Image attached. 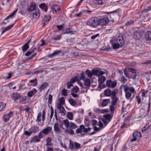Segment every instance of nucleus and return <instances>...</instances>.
<instances>
[{
  "label": "nucleus",
  "mask_w": 151,
  "mask_h": 151,
  "mask_svg": "<svg viewBox=\"0 0 151 151\" xmlns=\"http://www.w3.org/2000/svg\"><path fill=\"white\" fill-rule=\"evenodd\" d=\"M110 42L112 44L113 49H116L124 45L125 41L122 36H118L116 39L110 40Z\"/></svg>",
  "instance_id": "obj_1"
},
{
  "label": "nucleus",
  "mask_w": 151,
  "mask_h": 151,
  "mask_svg": "<svg viewBox=\"0 0 151 151\" xmlns=\"http://www.w3.org/2000/svg\"><path fill=\"white\" fill-rule=\"evenodd\" d=\"M99 19L97 17H93L87 21L86 24L92 28H96L99 25Z\"/></svg>",
  "instance_id": "obj_2"
},
{
  "label": "nucleus",
  "mask_w": 151,
  "mask_h": 151,
  "mask_svg": "<svg viewBox=\"0 0 151 151\" xmlns=\"http://www.w3.org/2000/svg\"><path fill=\"white\" fill-rule=\"evenodd\" d=\"M124 91L125 93V97L127 99H129L132 95V93H134L135 91V89L133 87L129 88L126 87L124 88Z\"/></svg>",
  "instance_id": "obj_3"
},
{
  "label": "nucleus",
  "mask_w": 151,
  "mask_h": 151,
  "mask_svg": "<svg viewBox=\"0 0 151 151\" xmlns=\"http://www.w3.org/2000/svg\"><path fill=\"white\" fill-rule=\"evenodd\" d=\"M109 22L110 20L107 17L100 19H99V25L106 26Z\"/></svg>",
  "instance_id": "obj_4"
},
{
  "label": "nucleus",
  "mask_w": 151,
  "mask_h": 151,
  "mask_svg": "<svg viewBox=\"0 0 151 151\" xmlns=\"http://www.w3.org/2000/svg\"><path fill=\"white\" fill-rule=\"evenodd\" d=\"M132 136L133 137V138L130 139V141L131 142H133L136 141L137 140V138H139L141 137L142 135L140 132L137 131L133 133Z\"/></svg>",
  "instance_id": "obj_5"
},
{
  "label": "nucleus",
  "mask_w": 151,
  "mask_h": 151,
  "mask_svg": "<svg viewBox=\"0 0 151 151\" xmlns=\"http://www.w3.org/2000/svg\"><path fill=\"white\" fill-rule=\"evenodd\" d=\"M32 37H31V38L30 40H29L27 42L24 44L22 47L21 48L22 49L23 51H26L29 48V44L31 42H32L34 43H35L34 40H33L32 41Z\"/></svg>",
  "instance_id": "obj_6"
},
{
  "label": "nucleus",
  "mask_w": 151,
  "mask_h": 151,
  "mask_svg": "<svg viewBox=\"0 0 151 151\" xmlns=\"http://www.w3.org/2000/svg\"><path fill=\"white\" fill-rule=\"evenodd\" d=\"M13 112L10 111L9 113L4 114L3 116V120L5 122H6L9 120L13 116Z\"/></svg>",
  "instance_id": "obj_7"
},
{
  "label": "nucleus",
  "mask_w": 151,
  "mask_h": 151,
  "mask_svg": "<svg viewBox=\"0 0 151 151\" xmlns=\"http://www.w3.org/2000/svg\"><path fill=\"white\" fill-rule=\"evenodd\" d=\"M21 97L22 96L20 94L17 92L13 93L11 95L12 99L14 101L19 100Z\"/></svg>",
  "instance_id": "obj_8"
},
{
  "label": "nucleus",
  "mask_w": 151,
  "mask_h": 151,
  "mask_svg": "<svg viewBox=\"0 0 151 151\" xmlns=\"http://www.w3.org/2000/svg\"><path fill=\"white\" fill-rule=\"evenodd\" d=\"M49 84L48 83L44 82L40 85H39L37 87L40 92H41L42 91L45 89L48 86Z\"/></svg>",
  "instance_id": "obj_9"
},
{
  "label": "nucleus",
  "mask_w": 151,
  "mask_h": 151,
  "mask_svg": "<svg viewBox=\"0 0 151 151\" xmlns=\"http://www.w3.org/2000/svg\"><path fill=\"white\" fill-rule=\"evenodd\" d=\"M150 104L151 103L150 101L148 104H146L144 106H142V107L141 108L140 111H142L143 112H145V109L147 107V113L148 114L150 112Z\"/></svg>",
  "instance_id": "obj_10"
},
{
  "label": "nucleus",
  "mask_w": 151,
  "mask_h": 151,
  "mask_svg": "<svg viewBox=\"0 0 151 151\" xmlns=\"http://www.w3.org/2000/svg\"><path fill=\"white\" fill-rule=\"evenodd\" d=\"M36 4L35 3H32L30 6L27 7V11L29 12H30L33 11H34L36 9Z\"/></svg>",
  "instance_id": "obj_11"
},
{
  "label": "nucleus",
  "mask_w": 151,
  "mask_h": 151,
  "mask_svg": "<svg viewBox=\"0 0 151 151\" xmlns=\"http://www.w3.org/2000/svg\"><path fill=\"white\" fill-rule=\"evenodd\" d=\"M18 10V9H17L12 13L10 14L4 20V21H6V23L9 22V20H8V19L10 18H12L14 17L15 16L16 12H17Z\"/></svg>",
  "instance_id": "obj_12"
},
{
  "label": "nucleus",
  "mask_w": 151,
  "mask_h": 151,
  "mask_svg": "<svg viewBox=\"0 0 151 151\" xmlns=\"http://www.w3.org/2000/svg\"><path fill=\"white\" fill-rule=\"evenodd\" d=\"M37 92V91L35 88H33L32 90L28 92L27 95L30 98L36 93Z\"/></svg>",
  "instance_id": "obj_13"
},
{
  "label": "nucleus",
  "mask_w": 151,
  "mask_h": 151,
  "mask_svg": "<svg viewBox=\"0 0 151 151\" xmlns=\"http://www.w3.org/2000/svg\"><path fill=\"white\" fill-rule=\"evenodd\" d=\"M112 91L109 88L105 90L104 92V94L106 96H112Z\"/></svg>",
  "instance_id": "obj_14"
},
{
  "label": "nucleus",
  "mask_w": 151,
  "mask_h": 151,
  "mask_svg": "<svg viewBox=\"0 0 151 151\" xmlns=\"http://www.w3.org/2000/svg\"><path fill=\"white\" fill-rule=\"evenodd\" d=\"M30 141V143L32 142H37L40 141V140L37 137V135H35L33 137L31 138Z\"/></svg>",
  "instance_id": "obj_15"
},
{
  "label": "nucleus",
  "mask_w": 151,
  "mask_h": 151,
  "mask_svg": "<svg viewBox=\"0 0 151 151\" xmlns=\"http://www.w3.org/2000/svg\"><path fill=\"white\" fill-rule=\"evenodd\" d=\"M62 52L61 51L59 50L54 52L53 53L50 54L49 56L50 58H52L58 55H59L60 56L61 55H62Z\"/></svg>",
  "instance_id": "obj_16"
},
{
  "label": "nucleus",
  "mask_w": 151,
  "mask_h": 151,
  "mask_svg": "<svg viewBox=\"0 0 151 151\" xmlns=\"http://www.w3.org/2000/svg\"><path fill=\"white\" fill-rule=\"evenodd\" d=\"M30 129L32 133H35L39 131V127L37 126L34 125L30 128Z\"/></svg>",
  "instance_id": "obj_17"
},
{
  "label": "nucleus",
  "mask_w": 151,
  "mask_h": 151,
  "mask_svg": "<svg viewBox=\"0 0 151 151\" xmlns=\"http://www.w3.org/2000/svg\"><path fill=\"white\" fill-rule=\"evenodd\" d=\"M40 7L43 10L46 12L47 11L48 8L47 5L45 3H42L39 5Z\"/></svg>",
  "instance_id": "obj_18"
},
{
  "label": "nucleus",
  "mask_w": 151,
  "mask_h": 151,
  "mask_svg": "<svg viewBox=\"0 0 151 151\" xmlns=\"http://www.w3.org/2000/svg\"><path fill=\"white\" fill-rule=\"evenodd\" d=\"M52 127H51L48 126L46 128L43 129L42 131L45 134L47 135L49 132L52 130Z\"/></svg>",
  "instance_id": "obj_19"
},
{
  "label": "nucleus",
  "mask_w": 151,
  "mask_h": 151,
  "mask_svg": "<svg viewBox=\"0 0 151 151\" xmlns=\"http://www.w3.org/2000/svg\"><path fill=\"white\" fill-rule=\"evenodd\" d=\"M103 116L105 119L108 121L109 122L111 121L112 117V116L111 114H106L104 115Z\"/></svg>",
  "instance_id": "obj_20"
},
{
  "label": "nucleus",
  "mask_w": 151,
  "mask_h": 151,
  "mask_svg": "<svg viewBox=\"0 0 151 151\" xmlns=\"http://www.w3.org/2000/svg\"><path fill=\"white\" fill-rule=\"evenodd\" d=\"M110 100L108 99H106L102 101L101 105L102 107L106 106L109 103H110Z\"/></svg>",
  "instance_id": "obj_21"
},
{
  "label": "nucleus",
  "mask_w": 151,
  "mask_h": 151,
  "mask_svg": "<svg viewBox=\"0 0 151 151\" xmlns=\"http://www.w3.org/2000/svg\"><path fill=\"white\" fill-rule=\"evenodd\" d=\"M145 37L147 40H151V32L147 31L145 33Z\"/></svg>",
  "instance_id": "obj_22"
},
{
  "label": "nucleus",
  "mask_w": 151,
  "mask_h": 151,
  "mask_svg": "<svg viewBox=\"0 0 151 151\" xmlns=\"http://www.w3.org/2000/svg\"><path fill=\"white\" fill-rule=\"evenodd\" d=\"M52 10L55 12L59 11L60 10L59 6L58 5H54L52 6L51 7Z\"/></svg>",
  "instance_id": "obj_23"
},
{
  "label": "nucleus",
  "mask_w": 151,
  "mask_h": 151,
  "mask_svg": "<svg viewBox=\"0 0 151 151\" xmlns=\"http://www.w3.org/2000/svg\"><path fill=\"white\" fill-rule=\"evenodd\" d=\"M62 37L61 35H55L51 37L52 40H60Z\"/></svg>",
  "instance_id": "obj_24"
},
{
  "label": "nucleus",
  "mask_w": 151,
  "mask_h": 151,
  "mask_svg": "<svg viewBox=\"0 0 151 151\" xmlns=\"http://www.w3.org/2000/svg\"><path fill=\"white\" fill-rule=\"evenodd\" d=\"M75 31L72 30V29H70V28H67L63 32L64 34H68L71 33L72 34H73Z\"/></svg>",
  "instance_id": "obj_25"
},
{
  "label": "nucleus",
  "mask_w": 151,
  "mask_h": 151,
  "mask_svg": "<svg viewBox=\"0 0 151 151\" xmlns=\"http://www.w3.org/2000/svg\"><path fill=\"white\" fill-rule=\"evenodd\" d=\"M29 83H32L31 85L34 86H36L37 84V80L36 78L31 80L29 81Z\"/></svg>",
  "instance_id": "obj_26"
},
{
  "label": "nucleus",
  "mask_w": 151,
  "mask_h": 151,
  "mask_svg": "<svg viewBox=\"0 0 151 151\" xmlns=\"http://www.w3.org/2000/svg\"><path fill=\"white\" fill-rule=\"evenodd\" d=\"M111 96L112 99V101H118V99L116 97V93L115 91H112V96Z\"/></svg>",
  "instance_id": "obj_27"
},
{
  "label": "nucleus",
  "mask_w": 151,
  "mask_h": 151,
  "mask_svg": "<svg viewBox=\"0 0 151 151\" xmlns=\"http://www.w3.org/2000/svg\"><path fill=\"white\" fill-rule=\"evenodd\" d=\"M85 85L87 86H89L91 85V80L90 79L86 78L83 80Z\"/></svg>",
  "instance_id": "obj_28"
},
{
  "label": "nucleus",
  "mask_w": 151,
  "mask_h": 151,
  "mask_svg": "<svg viewBox=\"0 0 151 151\" xmlns=\"http://www.w3.org/2000/svg\"><path fill=\"white\" fill-rule=\"evenodd\" d=\"M36 48H34L31 50H29L27 51V52L25 54V55L26 56H28L30 55L33 52H34Z\"/></svg>",
  "instance_id": "obj_29"
},
{
  "label": "nucleus",
  "mask_w": 151,
  "mask_h": 151,
  "mask_svg": "<svg viewBox=\"0 0 151 151\" xmlns=\"http://www.w3.org/2000/svg\"><path fill=\"white\" fill-rule=\"evenodd\" d=\"M54 128V131L57 132H59L60 131V129L59 127V125L58 123H55V124Z\"/></svg>",
  "instance_id": "obj_30"
},
{
  "label": "nucleus",
  "mask_w": 151,
  "mask_h": 151,
  "mask_svg": "<svg viewBox=\"0 0 151 151\" xmlns=\"http://www.w3.org/2000/svg\"><path fill=\"white\" fill-rule=\"evenodd\" d=\"M83 125H81L79 126V127H78L76 130V132L77 134L81 133L83 132Z\"/></svg>",
  "instance_id": "obj_31"
},
{
  "label": "nucleus",
  "mask_w": 151,
  "mask_h": 151,
  "mask_svg": "<svg viewBox=\"0 0 151 151\" xmlns=\"http://www.w3.org/2000/svg\"><path fill=\"white\" fill-rule=\"evenodd\" d=\"M68 101L70 104L73 106H75L76 104V102L75 100L73 99H69Z\"/></svg>",
  "instance_id": "obj_32"
},
{
  "label": "nucleus",
  "mask_w": 151,
  "mask_h": 151,
  "mask_svg": "<svg viewBox=\"0 0 151 151\" xmlns=\"http://www.w3.org/2000/svg\"><path fill=\"white\" fill-rule=\"evenodd\" d=\"M106 78L104 76H102L101 77H99L98 79V82L99 83H102L106 80Z\"/></svg>",
  "instance_id": "obj_33"
},
{
  "label": "nucleus",
  "mask_w": 151,
  "mask_h": 151,
  "mask_svg": "<svg viewBox=\"0 0 151 151\" xmlns=\"http://www.w3.org/2000/svg\"><path fill=\"white\" fill-rule=\"evenodd\" d=\"M92 73V72H91V71L88 69H87L86 70L85 73L88 77H92L93 76Z\"/></svg>",
  "instance_id": "obj_34"
},
{
  "label": "nucleus",
  "mask_w": 151,
  "mask_h": 151,
  "mask_svg": "<svg viewBox=\"0 0 151 151\" xmlns=\"http://www.w3.org/2000/svg\"><path fill=\"white\" fill-rule=\"evenodd\" d=\"M83 132L84 133H87L91 131V127H88L87 128H86L85 127L84 125H83Z\"/></svg>",
  "instance_id": "obj_35"
},
{
  "label": "nucleus",
  "mask_w": 151,
  "mask_h": 151,
  "mask_svg": "<svg viewBox=\"0 0 151 151\" xmlns=\"http://www.w3.org/2000/svg\"><path fill=\"white\" fill-rule=\"evenodd\" d=\"M85 126L88 127L90 126L91 122L88 118H86L84 121Z\"/></svg>",
  "instance_id": "obj_36"
},
{
  "label": "nucleus",
  "mask_w": 151,
  "mask_h": 151,
  "mask_svg": "<svg viewBox=\"0 0 151 151\" xmlns=\"http://www.w3.org/2000/svg\"><path fill=\"white\" fill-rule=\"evenodd\" d=\"M63 124H64L67 128H68L70 126V122L69 120L66 119L63 120Z\"/></svg>",
  "instance_id": "obj_37"
},
{
  "label": "nucleus",
  "mask_w": 151,
  "mask_h": 151,
  "mask_svg": "<svg viewBox=\"0 0 151 151\" xmlns=\"http://www.w3.org/2000/svg\"><path fill=\"white\" fill-rule=\"evenodd\" d=\"M13 24H12L10 25V26H8V27L4 28L3 30H2V34L3 33L6 31H8L9 29H11L13 27Z\"/></svg>",
  "instance_id": "obj_38"
},
{
  "label": "nucleus",
  "mask_w": 151,
  "mask_h": 151,
  "mask_svg": "<svg viewBox=\"0 0 151 151\" xmlns=\"http://www.w3.org/2000/svg\"><path fill=\"white\" fill-rule=\"evenodd\" d=\"M6 106V104L3 102H0V111H3Z\"/></svg>",
  "instance_id": "obj_39"
},
{
  "label": "nucleus",
  "mask_w": 151,
  "mask_h": 151,
  "mask_svg": "<svg viewBox=\"0 0 151 151\" xmlns=\"http://www.w3.org/2000/svg\"><path fill=\"white\" fill-rule=\"evenodd\" d=\"M27 96H25L22 98L21 100L20 101V103L22 104H24L27 103Z\"/></svg>",
  "instance_id": "obj_40"
},
{
  "label": "nucleus",
  "mask_w": 151,
  "mask_h": 151,
  "mask_svg": "<svg viewBox=\"0 0 151 151\" xmlns=\"http://www.w3.org/2000/svg\"><path fill=\"white\" fill-rule=\"evenodd\" d=\"M91 71L92 72L93 75L94 76L98 75L99 73V70L95 68L93 69Z\"/></svg>",
  "instance_id": "obj_41"
},
{
  "label": "nucleus",
  "mask_w": 151,
  "mask_h": 151,
  "mask_svg": "<svg viewBox=\"0 0 151 151\" xmlns=\"http://www.w3.org/2000/svg\"><path fill=\"white\" fill-rule=\"evenodd\" d=\"M52 142L51 138L49 137L47 138L46 139V146H48L51 145V142Z\"/></svg>",
  "instance_id": "obj_42"
},
{
  "label": "nucleus",
  "mask_w": 151,
  "mask_h": 151,
  "mask_svg": "<svg viewBox=\"0 0 151 151\" xmlns=\"http://www.w3.org/2000/svg\"><path fill=\"white\" fill-rule=\"evenodd\" d=\"M79 91V88L78 86H75L71 89L72 93H77Z\"/></svg>",
  "instance_id": "obj_43"
},
{
  "label": "nucleus",
  "mask_w": 151,
  "mask_h": 151,
  "mask_svg": "<svg viewBox=\"0 0 151 151\" xmlns=\"http://www.w3.org/2000/svg\"><path fill=\"white\" fill-rule=\"evenodd\" d=\"M67 118L70 120L73 119V115L71 112H68Z\"/></svg>",
  "instance_id": "obj_44"
},
{
  "label": "nucleus",
  "mask_w": 151,
  "mask_h": 151,
  "mask_svg": "<svg viewBox=\"0 0 151 151\" xmlns=\"http://www.w3.org/2000/svg\"><path fill=\"white\" fill-rule=\"evenodd\" d=\"M33 16L35 18H38L40 16V13L37 11L34 12L33 13Z\"/></svg>",
  "instance_id": "obj_45"
},
{
  "label": "nucleus",
  "mask_w": 151,
  "mask_h": 151,
  "mask_svg": "<svg viewBox=\"0 0 151 151\" xmlns=\"http://www.w3.org/2000/svg\"><path fill=\"white\" fill-rule=\"evenodd\" d=\"M112 83V81L110 79L106 81V86L109 88H110L111 87V85Z\"/></svg>",
  "instance_id": "obj_46"
},
{
  "label": "nucleus",
  "mask_w": 151,
  "mask_h": 151,
  "mask_svg": "<svg viewBox=\"0 0 151 151\" xmlns=\"http://www.w3.org/2000/svg\"><path fill=\"white\" fill-rule=\"evenodd\" d=\"M78 80V78L77 76H74L71 78L70 80V82L73 83L76 82Z\"/></svg>",
  "instance_id": "obj_47"
},
{
  "label": "nucleus",
  "mask_w": 151,
  "mask_h": 151,
  "mask_svg": "<svg viewBox=\"0 0 151 151\" xmlns=\"http://www.w3.org/2000/svg\"><path fill=\"white\" fill-rule=\"evenodd\" d=\"M41 113L40 112H39L37 115V119L36 120V121L37 122H39L41 121Z\"/></svg>",
  "instance_id": "obj_48"
},
{
  "label": "nucleus",
  "mask_w": 151,
  "mask_h": 151,
  "mask_svg": "<svg viewBox=\"0 0 151 151\" xmlns=\"http://www.w3.org/2000/svg\"><path fill=\"white\" fill-rule=\"evenodd\" d=\"M81 76L80 77V79L81 80H84L86 79L85 73L84 72L81 73L80 74Z\"/></svg>",
  "instance_id": "obj_49"
},
{
  "label": "nucleus",
  "mask_w": 151,
  "mask_h": 151,
  "mask_svg": "<svg viewBox=\"0 0 151 151\" xmlns=\"http://www.w3.org/2000/svg\"><path fill=\"white\" fill-rule=\"evenodd\" d=\"M74 144L73 142L71 140H70L69 145V148L71 150H73Z\"/></svg>",
  "instance_id": "obj_50"
},
{
  "label": "nucleus",
  "mask_w": 151,
  "mask_h": 151,
  "mask_svg": "<svg viewBox=\"0 0 151 151\" xmlns=\"http://www.w3.org/2000/svg\"><path fill=\"white\" fill-rule=\"evenodd\" d=\"M74 144L77 150L82 147L81 146V144L79 143L76 142H74Z\"/></svg>",
  "instance_id": "obj_51"
},
{
  "label": "nucleus",
  "mask_w": 151,
  "mask_h": 151,
  "mask_svg": "<svg viewBox=\"0 0 151 151\" xmlns=\"http://www.w3.org/2000/svg\"><path fill=\"white\" fill-rule=\"evenodd\" d=\"M44 137V136L43 134V133L42 132V131H40L38 136V139H40Z\"/></svg>",
  "instance_id": "obj_52"
},
{
  "label": "nucleus",
  "mask_w": 151,
  "mask_h": 151,
  "mask_svg": "<svg viewBox=\"0 0 151 151\" xmlns=\"http://www.w3.org/2000/svg\"><path fill=\"white\" fill-rule=\"evenodd\" d=\"M59 102L60 104L62 105H63L65 103V99L64 98L62 97L59 99Z\"/></svg>",
  "instance_id": "obj_53"
},
{
  "label": "nucleus",
  "mask_w": 151,
  "mask_h": 151,
  "mask_svg": "<svg viewBox=\"0 0 151 151\" xmlns=\"http://www.w3.org/2000/svg\"><path fill=\"white\" fill-rule=\"evenodd\" d=\"M52 96L50 94L48 98V103L49 104H52Z\"/></svg>",
  "instance_id": "obj_54"
},
{
  "label": "nucleus",
  "mask_w": 151,
  "mask_h": 151,
  "mask_svg": "<svg viewBox=\"0 0 151 151\" xmlns=\"http://www.w3.org/2000/svg\"><path fill=\"white\" fill-rule=\"evenodd\" d=\"M67 90L65 88L63 89L61 91L62 94L64 96H66L68 95L66 91Z\"/></svg>",
  "instance_id": "obj_55"
},
{
  "label": "nucleus",
  "mask_w": 151,
  "mask_h": 151,
  "mask_svg": "<svg viewBox=\"0 0 151 151\" xmlns=\"http://www.w3.org/2000/svg\"><path fill=\"white\" fill-rule=\"evenodd\" d=\"M70 128H71L72 129H75L76 128L78 127V126L76 125L73 123L71 122L70 123Z\"/></svg>",
  "instance_id": "obj_56"
},
{
  "label": "nucleus",
  "mask_w": 151,
  "mask_h": 151,
  "mask_svg": "<svg viewBox=\"0 0 151 151\" xmlns=\"http://www.w3.org/2000/svg\"><path fill=\"white\" fill-rule=\"evenodd\" d=\"M44 71V70L41 69L40 70H35L34 71V73L35 74H38L40 73H42Z\"/></svg>",
  "instance_id": "obj_57"
},
{
  "label": "nucleus",
  "mask_w": 151,
  "mask_h": 151,
  "mask_svg": "<svg viewBox=\"0 0 151 151\" xmlns=\"http://www.w3.org/2000/svg\"><path fill=\"white\" fill-rule=\"evenodd\" d=\"M45 111V109H44L42 111V121H44L45 119V115L46 114Z\"/></svg>",
  "instance_id": "obj_58"
},
{
  "label": "nucleus",
  "mask_w": 151,
  "mask_h": 151,
  "mask_svg": "<svg viewBox=\"0 0 151 151\" xmlns=\"http://www.w3.org/2000/svg\"><path fill=\"white\" fill-rule=\"evenodd\" d=\"M117 84V83L116 80L114 81V82L112 81V83H111V87L112 88H114L116 86Z\"/></svg>",
  "instance_id": "obj_59"
},
{
  "label": "nucleus",
  "mask_w": 151,
  "mask_h": 151,
  "mask_svg": "<svg viewBox=\"0 0 151 151\" xmlns=\"http://www.w3.org/2000/svg\"><path fill=\"white\" fill-rule=\"evenodd\" d=\"M149 127V124H147L145 126H144L142 129V132H144Z\"/></svg>",
  "instance_id": "obj_60"
},
{
  "label": "nucleus",
  "mask_w": 151,
  "mask_h": 151,
  "mask_svg": "<svg viewBox=\"0 0 151 151\" xmlns=\"http://www.w3.org/2000/svg\"><path fill=\"white\" fill-rule=\"evenodd\" d=\"M29 132H28V131L27 130L25 131L24 132V134L28 136H30V135H31V134L32 133L31 131L30 130V129H29Z\"/></svg>",
  "instance_id": "obj_61"
},
{
  "label": "nucleus",
  "mask_w": 151,
  "mask_h": 151,
  "mask_svg": "<svg viewBox=\"0 0 151 151\" xmlns=\"http://www.w3.org/2000/svg\"><path fill=\"white\" fill-rule=\"evenodd\" d=\"M136 98L137 100L138 104H140L141 102L140 97L139 96L137 95L136 96Z\"/></svg>",
  "instance_id": "obj_62"
},
{
  "label": "nucleus",
  "mask_w": 151,
  "mask_h": 151,
  "mask_svg": "<svg viewBox=\"0 0 151 151\" xmlns=\"http://www.w3.org/2000/svg\"><path fill=\"white\" fill-rule=\"evenodd\" d=\"M50 19V16H45L44 17L43 20L46 22H47L49 21Z\"/></svg>",
  "instance_id": "obj_63"
},
{
  "label": "nucleus",
  "mask_w": 151,
  "mask_h": 151,
  "mask_svg": "<svg viewBox=\"0 0 151 151\" xmlns=\"http://www.w3.org/2000/svg\"><path fill=\"white\" fill-rule=\"evenodd\" d=\"M127 80L125 78V77L122 75L121 77V81L123 83H124L125 81H127Z\"/></svg>",
  "instance_id": "obj_64"
}]
</instances>
